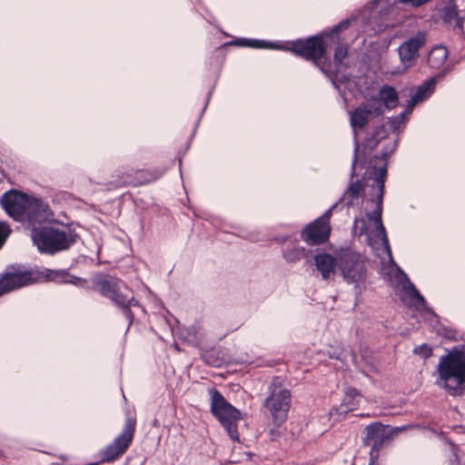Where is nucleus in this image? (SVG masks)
<instances>
[{
	"mask_svg": "<svg viewBox=\"0 0 465 465\" xmlns=\"http://www.w3.org/2000/svg\"><path fill=\"white\" fill-rule=\"evenodd\" d=\"M375 160L381 162V165L370 164L363 174L364 184L360 181L351 183L341 200L347 206H353L361 196L364 188H370V200L376 203V207L371 213H367L366 217L355 218L354 229L359 231L360 235L367 236L372 248H376L380 242L390 261H392L389 239L381 220L387 169L383 158L375 157Z\"/></svg>",
	"mask_w": 465,
	"mask_h": 465,
	"instance_id": "obj_1",
	"label": "nucleus"
},
{
	"mask_svg": "<svg viewBox=\"0 0 465 465\" xmlns=\"http://www.w3.org/2000/svg\"><path fill=\"white\" fill-rule=\"evenodd\" d=\"M44 282H56L78 287H84L87 283L85 279L74 276L67 270H35L22 264H12L0 274V298L23 287Z\"/></svg>",
	"mask_w": 465,
	"mask_h": 465,
	"instance_id": "obj_2",
	"label": "nucleus"
},
{
	"mask_svg": "<svg viewBox=\"0 0 465 465\" xmlns=\"http://www.w3.org/2000/svg\"><path fill=\"white\" fill-rule=\"evenodd\" d=\"M436 384L450 395H461L465 389V345L441 356L437 366Z\"/></svg>",
	"mask_w": 465,
	"mask_h": 465,
	"instance_id": "obj_3",
	"label": "nucleus"
},
{
	"mask_svg": "<svg viewBox=\"0 0 465 465\" xmlns=\"http://www.w3.org/2000/svg\"><path fill=\"white\" fill-rule=\"evenodd\" d=\"M93 289L121 309L127 320H134V318L132 312L133 308L142 310L132 291L123 280L117 277L112 275L96 276L93 280Z\"/></svg>",
	"mask_w": 465,
	"mask_h": 465,
	"instance_id": "obj_4",
	"label": "nucleus"
},
{
	"mask_svg": "<svg viewBox=\"0 0 465 465\" xmlns=\"http://www.w3.org/2000/svg\"><path fill=\"white\" fill-rule=\"evenodd\" d=\"M240 42L242 45L253 48H271L290 51L305 60L312 61L323 71L321 66V61L325 56V45L322 38L320 36H311L306 39L292 41L288 43L285 46L257 40L242 39Z\"/></svg>",
	"mask_w": 465,
	"mask_h": 465,
	"instance_id": "obj_5",
	"label": "nucleus"
},
{
	"mask_svg": "<svg viewBox=\"0 0 465 465\" xmlns=\"http://www.w3.org/2000/svg\"><path fill=\"white\" fill-rule=\"evenodd\" d=\"M31 237L40 252L53 255L73 246L76 242L77 233L68 227H45L33 230Z\"/></svg>",
	"mask_w": 465,
	"mask_h": 465,
	"instance_id": "obj_6",
	"label": "nucleus"
},
{
	"mask_svg": "<svg viewBox=\"0 0 465 465\" xmlns=\"http://www.w3.org/2000/svg\"><path fill=\"white\" fill-rule=\"evenodd\" d=\"M209 394L211 396V412L226 430L230 439L238 442L240 437L237 423L242 418L240 411L230 404L218 390L213 388L209 390Z\"/></svg>",
	"mask_w": 465,
	"mask_h": 465,
	"instance_id": "obj_7",
	"label": "nucleus"
},
{
	"mask_svg": "<svg viewBox=\"0 0 465 465\" xmlns=\"http://www.w3.org/2000/svg\"><path fill=\"white\" fill-rule=\"evenodd\" d=\"M292 395L280 377L274 378L269 386V395L264 406L270 411L272 421L277 426L282 425L288 417L291 408Z\"/></svg>",
	"mask_w": 465,
	"mask_h": 465,
	"instance_id": "obj_8",
	"label": "nucleus"
},
{
	"mask_svg": "<svg viewBox=\"0 0 465 465\" xmlns=\"http://www.w3.org/2000/svg\"><path fill=\"white\" fill-rule=\"evenodd\" d=\"M135 424L134 418H126L121 433L110 444L100 450L98 456L101 462H114L127 451L134 440Z\"/></svg>",
	"mask_w": 465,
	"mask_h": 465,
	"instance_id": "obj_9",
	"label": "nucleus"
},
{
	"mask_svg": "<svg viewBox=\"0 0 465 465\" xmlns=\"http://www.w3.org/2000/svg\"><path fill=\"white\" fill-rule=\"evenodd\" d=\"M338 267L348 282H360L366 276V258L350 249L338 253Z\"/></svg>",
	"mask_w": 465,
	"mask_h": 465,
	"instance_id": "obj_10",
	"label": "nucleus"
},
{
	"mask_svg": "<svg viewBox=\"0 0 465 465\" xmlns=\"http://www.w3.org/2000/svg\"><path fill=\"white\" fill-rule=\"evenodd\" d=\"M405 426L390 428L381 422H373L365 428L364 444L371 447L370 454L377 457L380 450L390 442Z\"/></svg>",
	"mask_w": 465,
	"mask_h": 465,
	"instance_id": "obj_11",
	"label": "nucleus"
},
{
	"mask_svg": "<svg viewBox=\"0 0 465 465\" xmlns=\"http://www.w3.org/2000/svg\"><path fill=\"white\" fill-rule=\"evenodd\" d=\"M334 207L335 206H332L321 217L305 226L301 232L302 241L313 246L324 243L329 240L331 230L330 220Z\"/></svg>",
	"mask_w": 465,
	"mask_h": 465,
	"instance_id": "obj_12",
	"label": "nucleus"
},
{
	"mask_svg": "<svg viewBox=\"0 0 465 465\" xmlns=\"http://www.w3.org/2000/svg\"><path fill=\"white\" fill-rule=\"evenodd\" d=\"M381 114H382L381 104L378 97L372 96L351 112V126L354 132L361 130L367 125L371 115H380Z\"/></svg>",
	"mask_w": 465,
	"mask_h": 465,
	"instance_id": "obj_13",
	"label": "nucleus"
},
{
	"mask_svg": "<svg viewBox=\"0 0 465 465\" xmlns=\"http://www.w3.org/2000/svg\"><path fill=\"white\" fill-rule=\"evenodd\" d=\"M26 197L25 193L10 190L2 195L0 204L15 221L25 223Z\"/></svg>",
	"mask_w": 465,
	"mask_h": 465,
	"instance_id": "obj_14",
	"label": "nucleus"
},
{
	"mask_svg": "<svg viewBox=\"0 0 465 465\" xmlns=\"http://www.w3.org/2000/svg\"><path fill=\"white\" fill-rule=\"evenodd\" d=\"M425 43L423 34H418L399 46V55L404 67H411L418 57V51Z\"/></svg>",
	"mask_w": 465,
	"mask_h": 465,
	"instance_id": "obj_15",
	"label": "nucleus"
},
{
	"mask_svg": "<svg viewBox=\"0 0 465 465\" xmlns=\"http://www.w3.org/2000/svg\"><path fill=\"white\" fill-rule=\"evenodd\" d=\"M402 291L404 296L402 299L404 301H409L411 304L417 307L418 310L422 312V316L426 318H434L436 314L432 310L427 308L426 301L424 297L419 292V291L415 288L414 284L407 280L402 285Z\"/></svg>",
	"mask_w": 465,
	"mask_h": 465,
	"instance_id": "obj_16",
	"label": "nucleus"
},
{
	"mask_svg": "<svg viewBox=\"0 0 465 465\" xmlns=\"http://www.w3.org/2000/svg\"><path fill=\"white\" fill-rule=\"evenodd\" d=\"M47 205L37 198L26 197V208L25 213V223H39L45 217Z\"/></svg>",
	"mask_w": 465,
	"mask_h": 465,
	"instance_id": "obj_17",
	"label": "nucleus"
},
{
	"mask_svg": "<svg viewBox=\"0 0 465 465\" xmlns=\"http://www.w3.org/2000/svg\"><path fill=\"white\" fill-rule=\"evenodd\" d=\"M315 266L321 272L322 279L327 280L335 272V267L338 265V258H334L329 253H318L314 257Z\"/></svg>",
	"mask_w": 465,
	"mask_h": 465,
	"instance_id": "obj_18",
	"label": "nucleus"
},
{
	"mask_svg": "<svg viewBox=\"0 0 465 465\" xmlns=\"http://www.w3.org/2000/svg\"><path fill=\"white\" fill-rule=\"evenodd\" d=\"M441 17L444 24L462 30L464 25V17L460 15L458 6L455 3L451 2L442 8Z\"/></svg>",
	"mask_w": 465,
	"mask_h": 465,
	"instance_id": "obj_19",
	"label": "nucleus"
},
{
	"mask_svg": "<svg viewBox=\"0 0 465 465\" xmlns=\"http://www.w3.org/2000/svg\"><path fill=\"white\" fill-rule=\"evenodd\" d=\"M380 97L378 98L381 105L383 104L389 110L395 108L398 105L399 95L394 87L385 84L381 87L379 91Z\"/></svg>",
	"mask_w": 465,
	"mask_h": 465,
	"instance_id": "obj_20",
	"label": "nucleus"
},
{
	"mask_svg": "<svg viewBox=\"0 0 465 465\" xmlns=\"http://www.w3.org/2000/svg\"><path fill=\"white\" fill-rule=\"evenodd\" d=\"M435 88V80L434 79H429L425 83H423L421 85H419L416 92L412 95L409 108L411 111L414 104L422 102L423 100L429 98L431 94L433 93Z\"/></svg>",
	"mask_w": 465,
	"mask_h": 465,
	"instance_id": "obj_21",
	"label": "nucleus"
},
{
	"mask_svg": "<svg viewBox=\"0 0 465 465\" xmlns=\"http://www.w3.org/2000/svg\"><path fill=\"white\" fill-rule=\"evenodd\" d=\"M361 402V394L354 388H347L341 405V411L348 412L356 410Z\"/></svg>",
	"mask_w": 465,
	"mask_h": 465,
	"instance_id": "obj_22",
	"label": "nucleus"
},
{
	"mask_svg": "<svg viewBox=\"0 0 465 465\" xmlns=\"http://www.w3.org/2000/svg\"><path fill=\"white\" fill-rule=\"evenodd\" d=\"M448 58V50L442 45L433 47L428 55V64L431 68L440 69Z\"/></svg>",
	"mask_w": 465,
	"mask_h": 465,
	"instance_id": "obj_23",
	"label": "nucleus"
},
{
	"mask_svg": "<svg viewBox=\"0 0 465 465\" xmlns=\"http://www.w3.org/2000/svg\"><path fill=\"white\" fill-rule=\"evenodd\" d=\"M176 326L170 325V327L173 331L179 332L182 339L192 344H197L200 341L202 336L194 325L190 328L182 329L179 324L180 322H176Z\"/></svg>",
	"mask_w": 465,
	"mask_h": 465,
	"instance_id": "obj_24",
	"label": "nucleus"
},
{
	"mask_svg": "<svg viewBox=\"0 0 465 465\" xmlns=\"http://www.w3.org/2000/svg\"><path fill=\"white\" fill-rule=\"evenodd\" d=\"M306 255L305 248L299 246L296 242L292 243L290 248L283 250V257L288 262H297L306 257Z\"/></svg>",
	"mask_w": 465,
	"mask_h": 465,
	"instance_id": "obj_25",
	"label": "nucleus"
},
{
	"mask_svg": "<svg viewBox=\"0 0 465 465\" xmlns=\"http://www.w3.org/2000/svg\"><path fill=\"white\" fill-rule=\"evenodd\" d=\"M348 55V46L347 45H339L334 52V62L336 64H341L342 61Z\"/></svg>",
	"mask_w": 465,
	"mask_h": 465,
	"instance_id": "obj_26",
	"label": "nucleus"
},
{
	"mask_svg": "<svg viewBox=\"0 0 465 465\" xmlns=\"http://www.w3.org/2000/svg\"><path fill=\"white\" fill-rule=\"evenodd\" d=\"M329 357L331 359H336L340 361H345L348 357V354L354 360L355 356L351 351H347L345 350H334L333 351H328Z\"/></svg>",
	"mask_w": 465,
	"mask_h": 465,
	"instance_id": "obj_27",
	"label": "nucleus"
},
{
	"mask_svg": "<svg viewBox=\"0 0 465 465\" xmlns=\"http://www.w3.org/2000/svg\"><path fill=\"white\" fill-rule=\"evenodd\" d=\"M10 233L9 224L5 222H0V248H2Z\"/></svg>",
	"mask_w": 465,
	"mask_h": 465,
	"instance_id": "obj_28",
	"label": "nucleus"
},
{
	"mask_svg": "<svg viewBox=\"0 0 465 465\" xmlns=\"http://www.w3.org/2000/svg\"><path fill=\"white\" fill-rule=\"evenodd\" d=\"M413 352L417 355L421 356L424 359L429 358L432 354L431 348L427 344H421L413 350Z\"/></svg>",
	"mask_w": 465,
	"mask_h": 465,
	"instance_id": "obj_29",
	"label": "nucleus"
},
{
	"mask_svg": "<svg viewBox=\"0 0 465 465\" xmlns=\"http://www.w3.org/2000/svg\"><path fill=\"white\" fill-rule=\"evenodd\" d=\"M438 332L440 335H441L447 339H452L454 337V333L451 330L445 329L441 326L438 330Z\"/></svg>",
	"mask_w": 465,
	"mask_h": 465,
	"instance_id": "obj_30",
	"label": "nucleus"
},
{
	"mask_svg": "<svg viewBox=\"0 0 465 465\" xmlns=\"http://www.w3.org/2000/svg\"><path fill=\"white\" fill-rule=\"evenodd\" d=\"M349 25H350L349 20L341 22L340 25L335 26V28L333 30V34L339 33L341 30L346 29L349 26Z\"/></svg>",
	"mask_w": 465,
	"mask_h": 465,
	"instance_id": "obj_31",
	"label": "nucleus"
},
{
	"mask_svg": "<svg viewBox=\"0 0 465 465\" xmlns=\"http://www.w3.org/2000/svg\"><path fill=\"white\" fill-rule=\"evenodd\" d=\"M357 151H358V144H356V147H355V155H354V159H353V163H352V173H351L352 175H354L355 166H356V163H357Z\"/></svg>",
	"mask_w": 465,
	"mask_h": 465,
	"instance_id": "obj_32",
	"label": "nucleus"
},
{
	"mask_svg": "<svg viewBox=\"0 0 465 465\" xmlns=\"http://www.w3.org/2000/svg\"><path fill=\"white\" fill-rule=\"evenodd\" d=\"M86 465H98L97 463H89V464H86Z\"/></svg>",
	"mask_w": 465,
	"mask_h": 465,
	"instance_id": "obj_33",
	"label": "nucleus"
}]
</instances>
